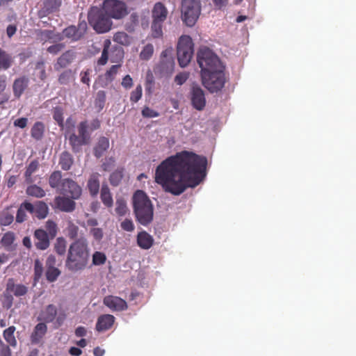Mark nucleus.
Segmentation results:
<instances>
[{
    "label": "nucleus",
    "mask_w": 356,
    "mask_h": 356,
    "mask_svg": "<svg viewBox=\"0 0 356 356\" xmlns=\"http://www.w3.org/2000/svg\"><path fill=\"white\" fill-rule=\"evenodd\" d=\"M168 11L165 6L161 2L154 4L152 10V20L165 22L167 19Z\"/></svg>",
    "instance_id": "21"
},
{
    "label": "nucleus",
    "mask_w": 356,
    "mask_h": 356,
    "mask_svg": "<svg viewBox=\"0 0 356 356\" xmlns=\"http://www.w3.org/2000/svg\"><path fill=\"white\" fill-rule=\"evenodd\" d=\"M29 83V79L26 76H20L16 79L13 84V90L14 96L19 99L24 90L27 88Z\"/></svg>",
    "instance_id": "22"
},
{
    "label": "nucleus",
    "mask_w": 356,
    "mask_h": 356,
    "mask_svg": "<svg viewBox=\"0 0 356 356\" xmlns=\"http://www.w3.org/2000/svg\"><path fill=\"white\" fill-rule=\"evenodd\" d=\"M143 89L140 85L136 86V89L131 92L130 101L134 103L138 102L142 97Z\"/></svg>",
    "instance_id": "58"
},
{
    "label": "nucleus",
    "mask_w": 356,
    "mask_h": 356,
    "mask_svg": "<svg viewBox=\"0 0 356 356\" xmlns=\"http://www.w3.org/2000/svg\"><path fill=\"white\" fill-rule=\"evenodd\" d=\"M74 54L71 51H67L63 53L58 59L54 65V69L56 71L68 66L74 60Z\"/></svg>",
    "instance_id": "26"
},
{
    "label": "nucleus",
    "mask_w": 356,
    "mask_h": 356,
    "mask_svg": "<svg viewBox=\"0 0 356 356\" xmlns=\"http://www.w3.org/2000/svg\"><path fill=\"white\" fill-rule=\"evenodd\" d=\"M142 115L144 118H156L159 115V113L148 106H145L142 110Z\"/></svg>",
    "instance_id": "61"
},
{
    "label": "nucleus",
    "mask_w": 356,
    "mask_h": 356,
    "mask_svg": "<svg viewBox=\"0 0 356 356\" xmlns=\"http://www.w3.org/2000/svg\"><path fill=\"white\" fill-rule=\"evenodd\" d=\"M30 185L26 189V193L29 196L36 198H42L45 196V191L36 184H29Z\"/></svg>",
    "instance_id": "33"
},
{
    "label": "nucleus",
    "mask_w": 356,
    "mask_h": 356,
    "mask_svg": "<svg viewBox=\"0 0 356 356\" xmlns=\"http://www.w3.org/2000/svg\"><path fill=\"white\" fill-rule=\"evenodd\" d=\"M34 275L33 280L34 282L36 283L39 282L43 274V265L42 263L40 261V259H36L34 261Z\"/></svg>",
    "instance_id": "47"
},
{
    "label": "nucleus",
    "mask_w": 356,
    "mask_h": 356,
    "mask_svg": "<svg viewBox=\"0 0 356 356\" xmlns=\"http://www.w3.org/2000/svg\"><path fill=\"white\" fill-rule=\"evenodd\" d=\"M75 79L74 73L72 70H64L58 76V81L60 85H68Z\"/></svg>",
    "instance_id": "39"
},
{
    "label": "nucleus",
    "mask_w": 356,
    "mask_h": 356,
    "mask_svg": "<svg viewBox=\"0 0 356 356\" xmlns=\"http://www.w3.org/2000/svg\"><path fill=\"white\" fill-rule=\"evenodd\" d=\"M88 20L90 25L97 33L108 32L113 26L111 18L106 15L102 8L92 6L88 13Z\"/></svg>",
    "instance_id": "4"
},
{
    "label": "nucleus",
    "mask_w": 356,
    "mask_h": 356,
    "mask_svg": "<svg viewBox=\"0 0 356 356\" xmlns=\"http://www.w3.org/2000/svg\"><path fill=\"white\" fill-rule=\"evenodd\" d=\"M73 163L74 158L70 152L64 151L60 154L58 164L63 170H69Z\"/></svg>",
    "instance_id": "31"
},
{
    "label": "nucleus",
    "mask_w": 356,
    "mask_h": 356,
    "mask_svg": "<svg viewBox=\"0 0 356 356\" xmlns=\"http://www.w3.org/2000/svg\"><path fill=\"white\" fill-rule=\"evenodd\" d=\"M66 317L65 311H58L56 305L50 304L40 311L38 320L44 323L55 322L56 325L59 327L63 324Z\"/></svg>",
    "instance_id": "9"
},
{
    "label": "nucleus",
    "mask_w": 356,
    "mask_h": 356,
    "mask_svg": "<svg viewBox=\"0 0 356 356\" xmlns=\"http://www.w3.org/2000/svg\"><path fill=\"white\" fill-rule=\"evenodd\" d=\"M154 54V47L152 44H146L140 53V58L144 60H148Z\"/></svg>",
    "instance_id": "50"
},
{
    "label": "nucleus",
    "mask_w": 356,
    "mask_h": 356,
    "mask_svg": "<svg viewBox=\"0 0 356 356\" xmlns=\"http://www.w3.org/2000/svg\"><path fill=\"white\" fill-rule=\"evenodd\" d=\"M172 50L166 49L161 52V60L159 64L154 68L156 74H159L161 76H170L175 67V61L172 54Z\"/></svg>",
    "instance_id": "11"
},
{
    "label": "nucleus",
    "mask_w": 356,
    "mask_h": 356,
    "mask_svg": "<svg viewBox=\"0 0 356 356\" xmlns=\"http://www.w3.org/2000/svg\"><path fill=\"white\" fill-rule=\"evenodd\" d=\"M15 330V327L12 325L6 329L3 332V337L6 341L13 347H15L17 346V340L14 334Z\"/></svg>",
    "instance_id": "34"
},
{
    "label": "nucleus",
    "mask_w": 356,
    "mask_h": 356,
    "mask_svg": "<svg viewBox=\"0 0 356 356\" xmlns=\"http://www.w3.org/2000/svg\"><path fill=\"white\" fill-rule=\"evenodd\" d=\"M103 303L111 310L122 312L127 309V303L122 298L115 296H106L103 299Z\"/></svg>",
    "instance_id": "15"
},
{
    "label": "nucleus",
    "mask_w": 356,
    "mask_h": 356,
    "mask_svg": "<svg viewBox=\"0 0 356 356\" xmlns=\"http://www.w3.org/2000/svg\"><path fill=\"white\" fill-rule=\"evenodd\" d=\"M47 331V327L43 322H40L35 325L31 335L32 343H38L43 338Z\"/></svg>",
    "instance_id": "27"
},
{
    "label": "nucleus",
    "mask_w": 356,
    "mask_h": 356,
    "mask_svg": "<svg viewBox=\"0 0 356 356\" xmlns=\"http://www.w3.org/2000/svg\"><path fill=\"white\" fill-rule=\"evenodd\" d=\"M106 256L105 253L96 251L92 254V262L94 266L104 265L106 261Z\"/></svg>",
    "instance_id": "48"
},
{
    "label": "nucleus",
    "mask_w": 356,
    "mask_h": 356,
    "mask_svg": "<svg viewBox=\"0 0 356 356\" xmlns=\"http://www.w3.org/2000/svg\"><path fill=\"white\" fill-rule=\"evenodd\" d=\"M153 243L154 239L152 236L147 232L143 231L138 234L137 244L140 248L148 250L153 245Z\"/></svg>",
    "instance_id": "25"
},
{
    "label": "nucleus",
    "mask_w": 356,
    "mask_h": 356,
    "mask_svg": "<svg viewBox=\"0 0 356 356\" xmlns=\"http://www.w3.org/2000/svg\"><path fill=\"white\" fill-rule=\"evenodd\" d=\"M14 220V217L8 212H3L0 216V225L2 226L10 225Z\"/></svg>",
    "instance_id": "57"
},
{
    "label": "nucleus",
    "mask_w": 356,
    "mask_h": 356,
    "mask_svg": "<svg viewBox=\"0 0 356 356\" xmlns=\"http://www.w3.org/2000/svg\"><path fill=\"white\" fill-rule=\"evenodd\" d=\"M193 42L189 35H181L177 47V55L179 65L181 67H186L193 55Z\"/></svg>",
    "instance_id": "7"
},
{
    "label": "nucleus",
    "mask_w": 356,
    "mask_h": 356,
    "mask_svg": "<svg viewBox=\"0 0 356 356\" xmlns=\"http://www.w3.org/2000/svg\"><path fill=\"white\" fill-rule=\"evenodd\" d=\"M90 259V248L85 238L74 241L67 248L65 268L70 273H78L85 270Z\"/></svg>",
    "instance_id": "2"
},
{
    "label": "nucleus",
    "mask_w": 356,
    "mask_h": 356,
    "mask_svg": "<svg viewBox=\"0 0 356 356\" xmlns=\"http://www.w3.org/2000/svg\"><path fill=\"white\" fill-rule=\"evenodd\" d=\"M45 228L47 231V234L51 239L56 237L58 232V227L56 223L54 221L48 220L46 222Z\"/></svg>",
    "instance_id": "52"
},
{
    "label": "nucleus",
    "mask_w": 356,
    "mask_h": 356,
    "mask_svg": "<svg viewBox=\"0 0 356 356\" xmlns=\"http://www.w3.org/2000/svg\"><path fill=\"white\" fill-rule=\"evenodd\" d=\"M111 43L110 40L107 39L104 40L101 57L97 60V64L99 65H104L106 64L108 60V51L111 47Z\"/></svg>",
    "instance_id": "42"
},
{
    "label": "nucleus",
    "mask_w": 356,
    "mask_h": 356,
    "mask_svg": "<svg viewBox=\"0 0 356 356\" xmlns=\"http://www.w3.org/2000/svg\"><path fill=\"white\" fill-rule=\"evenodd\" d=\"M121 67V65H112L108 70L105 73V79L108 81H113L118 74V69Z\"/></svg>",
    "instance_id": "54"
},
{
    "label": "nucleus",
    "mask_w": 356,
    "mask_h": 356,
    "mask_svg": "<svg viewBox=\"0 0 356 356\" xmlns=\"http://www.w3.org/2000/svg\"><path fill=\"white\" fill-rule=\"evenodd\" d=\"M35 68L40 70V71L39 78L42 81H44V79H46V78H47V73H46V70H45V68H44V60H39V61H38L37 63H36V65H35Z\"/></svg>",
    "instance_id": "62"
},
{
    "label": "nucleus",
    "mask_w": 356,
    "mask_h": 356,
    "mask_svg": "<svg viewBox=\"0 0 356 356\" xmlns=\"http://www.w3.org/2000/svg\"><path fill=\"white\" fill-rule=\"evenodd\" d=\"M109 147V140L108 138L102 136L100 137L97 144L94 149V154L97 158H100L105 151Z\"/></svg>",
    "instance_id": "32"
},
{
    "label": "nucleus",
    "mask_w": 356,
    "mask_h": 356,
    "mask_svg": "<svg viewBox=\"0 0 356 356\" xmlns=\"http://www.w3.org/2000/svg\"><path fill=\"white\" fill-rule=\"evenodd\" d=\"M191 99L193 106L198 110L202 111L206 105V99L203 90L197 86H193L191 91Z\"/></svg>",
    "instance_id": "16"
},
{
    "label": "nucleus",
    "mask_w": 356,
    "mask_h": 356,
    "mask_svg": "<svg viewBox=\"0 0 356 356\" xmlns=\"http://www.w3.org/2000/svg\"><path fill=\"white\" fill-rule=\"evenodd\" d=\"M79 228L72 222H69L66 228L67 235L72 240H76Z\"/></svg>",
    "instance_id": "49"
},
{
    "label": "nucleus",
    "mask_w": 356,
    "mask_h": 356,
    "mask_svg": "<svg viewBox=\"0 0 356 356\" xmlns=\"http://www.w3.org/2000/svg\"><path fill=\"white\" fill-rule=\"evenodd\" d=\"M53 118L58 123V126L63 127L64 125L63 112L60 107L54 108Z\"/></svg>",
    "instance_id": "53"
},
{
    "label": "nucleus",
    "mask_w": 356,
    "mask_h": 356,
    "mask_svg": "<svg viewBox=\"0 0 356 356\" xmlns=\"http://www.w3.org/2000/svg\"><path fill=\"white\" fill-rule=\"evenodd\" d=\"M44 132V124L42 122H36L31 128V135L34 139L40 140Z\"/></svg>",
    "instance_id": "37"
},
{
    "label": "nucleus",
    "mask_w": 356,
    "mask_h": 356,
    "mask_svg": "<svg viewBox=\"0 0 356 356\" xmlns=\"http://www.w3.org/2000/svg\"><path fill=\"white\" fill-rule=\"evenodd\" d=\"M68 140L72 151L75 153L80 152L83 145L88 144L83 138L74 133L70 135Z\"/></svg>",
    "instance_id": "29"
},
{
    "label": "nucleus",
    "mask_w": 356,
    "mask_h": 356,
    "mask_svg": "<svg viewBox=\"0 0 356 356\" xmlns=\"http://www.w3.org/2000/svg\"><path fill=\"white\" fill-rule=\"evenodd\" d=\"M197 58L201 73L224 69L218 57L207 47L201 48L198 51Z\"/></svg>",
    "instance_id": "6"
},
{
    "label": "nucleus",
    "mask_w": 356,
    "mask_h": 356,
    "mask_svg": "<svg viewBox=\"0 0 356 356\" xmlns=\"http://www.w3.org/2000/svg\"><path fill=\"white\" fill-rule=\"evenodd\" d=\"M180 11L183 23L193 27L201 15V0H181Z\"/></svg>",
    "instance_id": "5"
},
{
    "label": "nucleus",
    "mask_w": 356,
    "mask_h": 356,
    "mask_svg": "<svg viewBox=\"0 0 356 356\" xmlns=\"http://www.w3.org/2000/svg\"><path fill=\"white\" fill-rule=\"evenodd\" d=\"M0 356H12V352L8 345L0 338Z\"/></svg>",
    "instance_id": "60"
},
{
    "label": "nucleus",
    "mask_w": 356,
    "mask_h": 356,
    "mask_svg": "<svg viewBox=\"0 0 356 356\" xmlns=\"http://www.w3.org/2000/svg\"><path fill=\"white\" fill-rule=\"evenodd\" d=\"M22 207L30 213L35 214L39 219L45 218L49 213L47 204L42 201H38L34 205L30 202H24L22 203Z\"/></svg>",
    "instance_id": "14"
},
{
    "label": "nucleus",
    "mask_w": 356,
    "mask_h": 356,
    "mask_svg": "<svg viewBox=\"0 0 356 356\" xmlns=\"http://www.w3.org/2000/svg\"><path fill=\"white\" fill-rule=\"evenodd\" d=\"M105 102L106 92L104 90L98 91L95 101V106L98 107L99 110H102L104 106Z\"/></svg>",
    "instance_id": "55"
},
{
    "label": "nucleus",
    "mask_w": 356,
    "mask_h": 356,
    "mask_svg": "<svg viewBox=\"0 0 356 356\" xmlns=\"http://www.w3.org/2000/svg\"><path fill=\"white\" fill-rule=\"evenodd\" d=\"M207 159L193 152L182 151L163 161L156 168L155 182L173 195L197 186L206 176Z\"/></svg>",
    "instance_id": "1"
},
{
    "label": "nucleus",
    "mask_w": 356,
    "mask_h": 356,
    "mask_svg": "<svg viewBox=\"0 0 356 356\" xmlns=\"http://www.w3.org/2000/svg\"><path fill=\"white\" fill-rule=\"evenodd\" d=\"M121 228L127 232H132L134 229V225L131 220L126 218L121 222Z\"/></svg>",
    "instance_id": "64"
},
{
    "label": "nucleus",
    "mask_w": 356,
    "mask_h": 356,
    "mask_svg": "<svg viewBox=\"0 0 356 356\" xmlns=\"http://www.w3.org/2000/svg\"><path fill=\"white\" fill-rule=\"evenodd\" d=\"M115 321V316L111 314L100 315L97 318L95 329L99 332H106L113 327Z\"/></svg>",
    "instance_id": "20"
},
{
    "label": "nucleus",
    "mask_w": 356,
    "mask_h": 356,
    "mask_svg": "<svg viewBox=\"0 0 356 356\" xmlns=\"http://www.w3.org/2000/svg\"><path fill=\"white\" fill-rule=\"evenodd\" d=\"M58 190L61 194L69 196L74 200L79 199L82 193V189L80 186L70 178L63 179L60 184V188H58Z\"/></svg>",
    "instance_id": "12"
},
{
    "label": "nucleus",
    "mask_w": 356,
    "mask_h": 356,
    "mask_svg": "<svg viewBox=\"0 0 356 356\" xmlns=\"http://www.w3.org/2000/svg\"><path fill=\"white\" fill-rule=\"evenodd\" d=\"M102 8L111 19H121L128 15L127 4L120 0H104Z\"/></svg>",
    "instance_id": "10"
},
{
    "label": "nucleus",
    "mask_w": 356,
    "mask_h": 356,
    "mask_svg": "<svg viewBox=\"0 0 356 356\" xmlns=\"http://www.w3.org/2000/svg\"><path fill=\"white\" fill-rule=\"evenodd\" d=\"M7 292L13 293L15 296H24L28 292V287L24 284H15L13 278H9L6 284Z\"/></svg>",
    "instance_id": "24"
},
{
    "label": "nucleus",
    "mask_w": 356,
    "mask_h": 356,
    "mask_svg": "<svg viewBox=\"0 0 356 356\" xmlns=\"http://www.w3.org/2000/svg\"><path fill=\"white\" fill-rule=\"evenodd\" d=\"M65 47V45L62 43H58L53 45L49 46L47 48V51L51 54H57L60 51H61Z\"/></svg>",
    "instance_id": "63"
},
{
    "label": "nucleus",
    "mask_w": 356,
    "mask_h": 356,
    "mask_svg": "<svg viewBox=\"0 0 356 356\" xmlns=\"http://www.w3.org/2000/svg\"><path fill=\"white\" fill-rule=\"evenodd\" d=\"M39 168V162L37 159L32 161L26 167L24 172L25 182L26 184H33L35 181L33 174Z\"/></svg>",
    "instance_id": "28"
},
{
    "label": "nucleus",
    "mask_w": 356,
    "mask_h": 356,
    "mask_svg": "<svg viewBox=\"0 0 356 356\" xmlns=\"http://www.w3.org/2000/svg\"><path fill=\"white\" fill-rule=\"evenodd\" d=\"M100 198L105 207H112L113 204V196L107 184H102L100 191Z\"/></svg>",
    "instance_id": "30"
},
{
    "label": "nucleus",
    "mask_w": 356,
    "mask_h": 356,
    "mask_svg": "<svg viewBox=\"0 0 356 356\" xmlns=\"http://www.w3.org/2000/svg\"><path fill=\"white\" fill-rule=\"evenodd\" d=\"M34 243L36 249L39 250H45L50 245V236L47 231L42 229H37L33 234Z\"/></svg>",
    "instance_id": "17"
},
{
    "label": "nucleus",
    "mask_w": 356,
    "mask_h": 356,
    "mask_svg": "<svg viewBox=\"0 0 356 356\" xmlns=\"http://www.w3.org/2000/svg\"><path fill=\"white\" fill-rule=\"evenodd\" d=\"M123 168H118L113 172L109 177L110 183L113 186H118L123 178Z\"/></svg>",
    "instance_id": "43"
},
{
    "label": "nucleus",
    "mask_w": 356,
    "mask_h": 356,
    "mask_svg": "<svg viewBox=\"0 0 356 356\" xmlns=\"http://www.w3.org/2000/svg\"><path fill=\"white\" fill-rule=\"evenodd\" d=\"M163 22L152 20L151 24V34L154 38H161L163 37Z\"/></svg>",
    "instance_id": "41"
},
{
    "label": "nucleus",
    "mask_w": 356,
    "mask_h": 356,
    "mask_svg": "<svg viewBox=\"0 0 356 356\" xmlns=\"http://www.w3.org/2000/svg\"><path fill=\"white\" fill-rule=\"evenodd\" d=\"M61 5V0H44L43 7L38 11V17L42 18L51 13L58 11Z\"/></svg>",
    "instance_id": "19"
},
{
    "label": "nucleus",
    "mask_w": 356,
    "mask_h": 356,
    "mask_svg": "<svg viewBox=\"0 0 356 356\" xmlns=\"http://www.w3.org/2000/svg\"><path fill=\"white\" fill-rule=\"evenodd\" d=\"M189 74L187 72H180L175 77V82L178 86L183 85L188 79Z\"/></svg>",
    "instance_id": "59"
},
{
    "label": "nucleus",
    "mask_w": 356,
    "mask_h": 356,
    "mask_svg": "<svg viewBox=\"0 0 356 356\" xmlns=\"http://www.w3.org/2000/svg\"><path fill=\"white\" fill-rule=\"evenodd\" d=\"M100 175L98 172L92 173L87 182V188L92 197H96L99 192Z\"/></svg>",
    "instance_id": "23"
},
{
    "label": "nucleus",
    "mask_w": 356,
    "mask_h": 356,
    "mask_svg": "<svg viewBox=\"0 0 356 356\" xmlns=\"http://www.w3.org/2000/svg\"><path fill=\"white\" fill-rule=\"evenodd\" d=\"M15 234L13 232L9 231L3 235L0 243L6 250H10L12 244L15 241Z\"/></svg>",
    "instance_id": "44"
},
{
    "label": "nucleus",
    "mask_w": 356,
    "mask_h": 356,
    "mask_svg": "<svg viewBox=\"0 0 356 356\" xmlns=\"http://www.w3.org/2000/svg\"><path fill=\"white\" fill-rule=\"evenodd\" d=\"M13 63V58L10 55L0 48V70L8 69Z\"/></svg>",
    "instance_id": "40"
},
{
    "label": "nucleus",
    "mask_w": 356,
    "mask_h": 356,
    "mask_svg": "<svg viewBox=\"0 0 356 356\" xmlns=\"http://www.w3.org/2000/svg\"><path fill=\"white\" fill-rule=\"evenodd\" d=\"M54 250L59 256H64L67 253V242L63 237L56 238L54 245Z\"/></svg>",
    "instance_id": "36"
},
{
    "label": "nucleus",
    "mask_w": 356,
    "mask_h": 356,
    "mask_svg": "<svg viewBox=\"0 0 356 356\" xmlns=\"http://www.w3.org/2000/svg\"><path fill=\"white\" fill-rule=\"evenodd\" d=\"M115 212L119 216H124L128 211L126 201L122 197L117 198L115 202Z\"/></svg>",
    "instance_id": "45"
},
{
    "label": "nucleus",
    "mask_w": 356,
    "mask_h": 356,
    "mask_svg": "<svg viewBox=\"0 0 356 356\" xmlns=\"http://www.w3.org/2000/svg\"><path fill=\"white\" fill-rule=\"evenodd\" d=\"M133 207L136 220L141 225L146 226L153 220L154 208L147 194L141 191H136L133 195Z\"/></svg>",
    "instance_id": "3"
},
{
    "label": "nucleus",
    "mask_w": 356,
    "mask_h": 356,
    "mask_svg": "<svg viewBox=\"0 0 356 356\" xmlns=\"http://www.w3.org/2000/svg\"><path fill=\"white\" fill-rule=\"evenodd\" d=\"M113 40L120 44L129 46L131 42V38L124 31H118L113 35Z\"/></svg>",
    "instance_id": "35"
},
{
    "label": "nucleus",
    "mask_w": 356,
    "mask_h": 356,
    "mask_svg": "<svg viewBox=\"0 0 356 356\" xmlns=\"http://www.w3.org/2000/svg\"><path fill=\"white\" fill-rule=\"evenodd\" d=\"M223 70L220 69L201 73L202 84L209 92H217L224 87L225 79Z\"/></svg>",
    "instance_id": "8"
},
{
    "label": "nucleus",
    "mask_w": 356,
    "mask_h": 356,
    "mask_svg": "<svg viewBox=\"0 0 356 356\" xmlns=\"http://www.w3.org/2000/svg\"><path fill=\"white\" fill-rule=\"evenodd\" d=\"M88 29V25L86 21L79 22L77 26L71 25L65 28L63 33V35L72 41H78L86 34Z\"/></svg>",
    "instance_id": "13"
},
{
    "label": "nucleus",
    "mask_w": 356,
    "mask_h": 356,
    "mask_svg": "<svg viewBox=\"0 0 356 356\" xmlns=\"http://www.w3.org/2000/svg\"><path fill=\"white\" fill-rule=\"evenodd\" d=\"M78 134L80 137L83 138L86 142L89 143L90 136L88 133V123L86 121H83L79 123L78 125Z\"/></svg>",
    "instance_id": "51"
},
{
    "label": "nucleus",
    "mask_w": 356,
    "mask_h": 356,
    "mask_svg": "<svg viewBox=\"0 0 356 356\" xmlns=\"http://www.w3.org/2000/svg\"><path fill=\"white\" fill-rule=\"evenodd\" d=\"M62 173L59 170L54 171L49 176V184L52 188H60L62 182Z\"/></svg>",
    "instance_id": "38"
},
{
    "label": "nucleus",
    "mask_w": 356,
    "mask_h": 356,
    "mask_svg": "<svg viewBox=\"0 0 356 356\" xmlns=\"http://www.w3.org/2000/svg\"><path fill=\"white\" fill-rule=\"evenodd\" d=\"M74 200L69 196H57L54 199L55 207L63 212H72L76 208V203Z\"/></svg>",
    "instance_id": "18"
},
{
    "label": "nucleus",
    "mask_w": 356,
    "mask_h": 356,
    "mask_svg": "<svg viewBox=\"0 0 356 356\" xmlns=\"http://www.w3.org/2000/svg\"><path fill=\"white\" fill-rule=\"evenodd\" d=\"M60 273V270L56 267L47 268L45 273L46 279L49 282H54L58 279Z\"/></svg>",
    "instance_id": "46"
},
{
    "label": "nucleus",
    "mask_w": 356,
    "mask_h": 356,
    "mask_svg": "<svg viewBox=\"0 0 356 356\" xmlns=\"http://www.w3.org/2000/svg\"><path fill=\"white\" fill-rule=\"evenodd\" d=\"M13 296L11 292H7L6 290L3 294L2 305L4 308L10 309L13 304Z\"/></svg>",
    "instance_id": "56"
}]
</instances>
